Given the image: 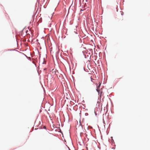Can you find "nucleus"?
Masks as SVG:
<instances>
[{
    "label": "nucleus",
    "instance_id": "f03ea898",
    "mask_svg": "<svg viewBox=\"0 0 150 150\" xmlns=\"http://www.w3.org/2000/svg\"><path fill=\"white\" fill-rule=\"evenodd\" d=\"M91 81H93V79H92V78H91Z\"/></svg>",
    "mask_w": 150,
    "mask_h": 150
},
{
    "label": "nucleus",
    "instance_id": "f257e3e1",
    "mask_svg": "<svg viewBox=\"0 0 150 150\" xmlns=\"http://www.w3.org/2000/svg\"><path fill=\"white\" fill-rule=\"evenodd\" d=\"M98 84H99V85L97 87V88L96 89V90H97V91L99 93V88L100 87V86L101 85V83H100V82H99L98 83Z\"/></svg>",
    "mask_w": 150,
    "mask_h": 150
}]
</instances>
